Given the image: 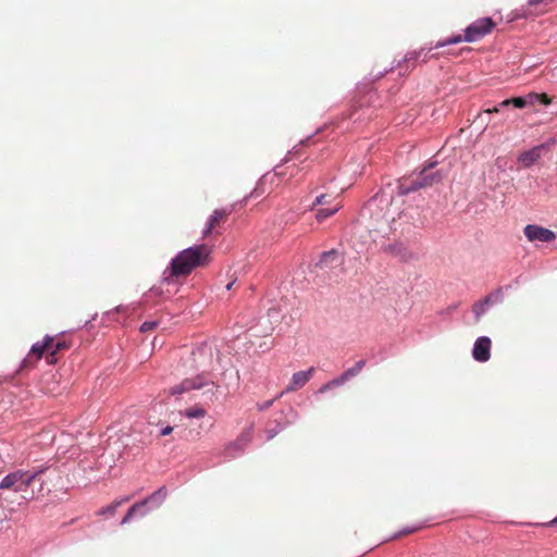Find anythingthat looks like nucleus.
<instances>
[{
  "instance_id": "1",
  "label": "nucleus",
  "mask_w": 557,
  "mask_h": 557,
  "mask_svg": "<svg viewBox=\"0 0 557 557\" xmlns=\"http://www.w3.org/2000/svg\"><path fill=\"white\" fill-rule=\"evenodd\" d=\"M211 248L208 245H197L182 250L172 259L170 275L165 278L187 276L193 270L209 263Z\"/></svg>"
},
{
  "instance_id": "2",
  "label": "nucleus",
  "mask_w": 557,
  "mask_h": 557,
  "mask_svg": "<svg viewBox=\"0 0 557 557\" xmlns=\"http://www.w3.org/2000/svg\"><path fill=\"white\" fill-rule=\"evenodd\" d=\"M46 467H37L32 471L17 470L5 475L0 482V490H12L14 492H25L28 486L45 471Z\"/></svg>"
},
{
  "instance_id": "3",
  "label": "nucleus",
  "mask_w": 557,
  "mask_h": 557,
  "mask_svg": "<svg viewBox=\"0 0 557 557\" xmlns=\"http://www.w3.org/2000/svg\"><path fill=\"white\" fill-rule=\"evenodd\" d=\"M435 165V162H430L428 166H425L419 177L414 181H412L410 186H405V184H401L399 186V190L401 195H407L411 191H416L420 188H424L428 186L433 185L434 183L440 182L443 178V175L441 172L433 173L431 175L426 174L429 169H432Z\"/></svg>"
},
{
  "instance_id": "4",
  "label": "nucleus",
  "mask_w": 557,
  "mask_h": 557,
  "mask_svg": "<svg viewBox=\"0 0 557 557\" xmlns=\"http://www.w3.org/2000/svg\"><path fill=\"white\" fill-rule=\"evenodd\" d=\"M495 23L491 17H483L471 23L465 30L463 39L467 42H474L492 33Z\"/></svg>"
},
{
  "instance_id": "5",
  "label": "nucleus",
  "mask_w": 557,
  "mask_h": 557,
  "mask_svg": "<svg viewBox=\"0 0 557 557\" xmlns=\"http://www.w3.org/2000/svg\"><path fill=\"white\" fill-rule=\"evenodd\" d=\"M54 338L52 336L47 335L42 343H36L32 346V349L27 357L23 361V367H34L35 363L41 359L45 351L49 350L52 347Z\"/></svg>"
},
{
  "instance_id": "6",
  "label": "nucleus",
  "mask_w": 557,
  "mask_h": 557,
  "mask_svg": "<svg viewBox=\"0 0 557 557\" xmlns=\"http://www.w3.org/2000/svg\"><path fill=\"white\" fill-rule=\"evenodd\" d=\"M523 232L530 242L550 243L556 238L553 231L535 224L527 225Z\"/></svg>"
},
{
  "instance_id": "7",
  "label": "nucleus",
  "mask_w": 557,
  "mask_h": 557,
  "mask_svg": "<svg viewBox=\"0 0 557 557\" xmlns=\"http://www.w3.org/2000/svg\"><path fill=\"white\" fill-rule=\"evenodd\" d=\"M232 210L227 209H216L213 211V213L210 215V218L207 221V224L202 231V237L207 238L209 237L216 227H219L221 224L225 223L227 216L231 214Z\"/></svg>"
},
{
  "instance_id": "8",
  "label": "nucleus",
  "mask_w": 557,
  "mask_h": 557,
  "mask_svg": "<svg viewBox=\"0 0 557 557\" xmlns=\"http://www.w3.org/2000/svg\"><path fill=\"white\" fill-rule=\"evenodd\" d=\"M492 342L488 337H479L473 346L472 356L479 362H486L491 357Z\"/></svg>"
},
{
  "instance_id": "9",
  "label": "nucleus",
  "mask_w": 557,
  "mask_h": 557,
  "mask_svg": "<svg viewBox=\"0 0 557 557\" xmlns=\"http://www.w3.org/2000/svg\"><path fill=\"white\" fill-rule=\"evenodd\" d=\"M209 382L201 375H198L194 379H186L184 380L180 385H176L171 388V394H182L189 392L191 389H200L205 386H207Z\"/></svg>"
},
{
  "instance_id": "10",
  "label": "nucleus",
  "mask_w": 557,
  "mask_h": 557,
  "mask_svg": "<svg viewBox=\"0 0 557 557\" xmlns=\"http://www.w3.org/2000/svg\"><path fill=\"white\" fill-rule=\"evenodd\" d=\"M314 371L315 369L311 367L307 371H299L294 373L285 392H294L305 386L312 377Z\"/></svg>"
},
{
  "instance_id": "11",
  "label": "nucleus",
  "mask_w": 557,
  "mask_h": 557,
  "mask_svg": "<svg viewBox=\"0 0 557 557\" xmlns=\"http://www.w3.org/2000/svg\"><path fill=\"white\" fill-rule=\"evenodd\" d=\"M545 149L544 145H539L530 150L520 153L518 160L523 164L524 168H530L537 162L542 157V151Z\"/></svg>"
},
{
  "instance_id": "12",
  "label": "nucleus",
  "mask_w": 557,
  "mask_h": 557,
  "mask_svg": "<svg viewBox=\"0 0 557 557\" xmlns=\"http://www.w3.org/2000/svg\"><path fill=\"white\" fill-rule=\"evenodd\" d=\"M536 103V97L535 92H530L527 97H516L511 99H506L500 102V107H510L513 106L515 108L522 109L529 104Z\"/></svg>"
},
{
  "instance_id": "13",
  "label": "nucleus",
  "mask_w": 557,
  "mask_h": 557,
  "mask_svg": "<svg viewBox=\"0 0 557 557\" xmlns=\"http://www.w3.org/2000/svg\"><path fill=\"white\" fill-rule=\"evenodd\" d=\"M252 438V428H248L246 430H244L238 436L237 438L230 443L226 447L227 450L230 449H237V450H243L251 441Z\"/></svg>"
},
{
  "instance_id": "14",
  "label": "nucleus",
  "mask_w": 557,
  "mask_h": 557,
  "mask_svg": "<svg viewBox=\"0 0 557 557\" xmlns=\"http://www.w3.org/2000/svg\"><path fill=\"white\" fill-rule=\"evenodd\" d=\"M364 366H366V361L364 360H359L354 367L347 369L338 377L334 379L333 383H335V384H344L349 379L358 375L361 372V370L363 369Z\"/></svg>"
},
{
  "instance_id": "15",
  "label": "nucleus",
  "mask_w": 557,
  "mask_h": 557,
  "mask_svg": "<svg viewBox=\"0 0 557 557\" xmlns=\"http://www.w3.org/2000/svg\"><path fill=\"white\" fill-rule=\"evenodd\" d=\"M149 498L134 504L127 511V513L124 516V518L121 521V524L128 523L135 513L140 512L141 516H145L147 512L144 510L146 504L148 503Z\"/></svg>"
},
{
  "instance_id": "16",
  "label": "nucleus",
  "mask_w": 557,
  "mask_h": 557,
  "mask_svg": "<svg viewBox=\"0 0 557 557\" xmlns=\"http://www.w3.org/2000/svg\"><path fill=\"white\" fill-rule=\"evenodd\" d=\"M338 259V252L334 249L325 251L321 255L318 265H329Z\"/></svg>"
},
{
  "instance_id": "17",
  "label": "nucleus",
  "mask_w": 557,
  "mask_h": 557,
  "mask_svg": "<svg viewBox=\"0 0 557 557\" xmlns=\"http://www.w3.org/2000/svg\"><path fill=\"white\" fill-rule=\"evenodd\" d=\"M339 209V205H336L334 208H322L317 211L315 218L318 222H322L325 219L332 216Z\"/></svg>"
},
{
  "instance_id": "18",
  "label": "nucleus",
  "mask_w": 557,
  "mask_h": 557,
  "mask_svg": "<svg viewBox=\"0 0 557 557\" xmlns=\"http://www.w3.org/2000/svg\"><path fill=\"white\" fill-rule=\"evenodd\" d=\"M129 498L116 499L112 502L109 506L102 508L98 513L99 515H114L116 509L125 502H128Z\"/></svg>"
},
{
  "instance_id": "19",
  "label": "nucleus",
  "mask_w": 557,
  "mask_h": 557,
  "mask_svg": "<svg viewBox=\"0 0 557 557\" xmlns=\"http://www.w3.org/2000/svg\"><path fill=\"white\" fill-rule=\"evenodd\" d=\"M185 416L187 418H203L206 416V410L201 407H193L185 411Z\"/></svg>"
},
{
  "instance_id": "20",
  "label": "nucleus",
  "mask_w": 557,
  "mask_h": 557,
  "mask_svg": "<svg viewBox=\"0 0 557 557\" xmlns=\"http://www.w3.org/2000/svg\"><path fill=\"white\" fill-rule=\"evenodd\" d=\"M463 39V37L461 35H456V36H453L450 38H447L445 40H442V41H438L434 48H441V47H445V46H448V45H455V44H459L461 42Z\"/></svg>"
},
{
  "instance_id": "21",
  "label": "nucleus",
  "mask_w": 557,
  "mask_h": 557,
  "mask_svg": "<svg viewBox=\"0 0 557 557\" xmlns=\"http://www.w3.org/2000/svg\"><path fill=\"white\" fill-rule=\"evenodd\" d=\"M493 298H495V300H499L502 298V292L496 290L494 294L487 295L483 300L479 302L483 305V308L486 309L493 302Z\"/></svg>"
},
{
  "instance_id": "22",
  "label": "nucleus",
  "mask_w": 557,
  "mask_h": 557,
  "mask_svg": "<svg viewBox=\"0 0 557 557\" xmlns=\"http://www.w3.org/2000/svg\"><path fill=\"white\" fill-rule=\"evenodd\" d=\"M493 298H495V300H499L502 298V292L496 290L494 294L487 295L483 300L479 302L483 305V308L486 309L493 302Z\"/></svg>"
},
{
  "instance_id": "23",
  "label": "nucleus",
  "mask_w": 557,
  "mask_h": 557,
  "mask_svg": "<svg viewBox=\"0 0 557 557\" xmlns=\"http://www.w3.org/2000/svg\"><path fill=\"white\" fill-rule=\"evenodd\" d=\"M493 298H495V300H499L502 298V292L496 290L494 294L487 295L483 300L479 302L483 305V308L486 309L493 302Z\"/></svg>"
},
{
  "instance_id": "24",
  "label": "nucleus",
  "mask_w": 557,
  "mask_h": 557,
  "mask_svg": "<svg viewBox=\"0 0 557 557\" xmlns=\"http://www.w3.org/2000/svg\"><path fill=\"white\" fill-rule=\"evenodd\" d=\"M424 48H422L421 50L419 51H411V52H408L404 59V62H411V61H417L419 59V57L424 52Z\"/></svg>"
},
{
  "instance_id": "25",
  "label": "nucleus",
  "mask_w": 557,
  "mask_h": 557,
  "mask_svg": "<svg viewBox=\"0 0 557 557\" xmlns=\"http://www.w3.org/2000/svg\"><path fill=\"white\" fill-rule=\"evenodd\" d=\"M69 347H70V345L65 341H60L55 344H54V342L52 343V350H55V352H58L60 350L67 349Z\"/></svg>"
},
{
  "instance_id": "26",
  "label": "nucleus",
  "mask_w": 557,
  "mask_h": 557,
  "mask_svg": "<svg viewBox=\"0 0 557 557\" xmlns=\"http://www.w3.org/2000/svg\"><path fill=\"white\" fill-rule=\"evenodd\" d=\"M536 102H541L545 106H548L552 102V99L547 94H535Z\"/></svg>"
},
{
  "instance_id": "27",
  "label": "nucleus",
  "mask_w": 557,
  "mask_h": 557,
  "mask_svg": "<svg viewBox=\"0 0 557 557\" xmlns=\"http://www.w3.org/2000/svg\"><path fill=\"white\" fill-rule=\"evenodd\" d=\"M473 312H474L475 317L479 319L485 312V308H483V305H481L478 301L473 305Z\"/></svg>"
},
{
  "instance_id": "28",
  "label": "nucleus",
  "mask_w": 557,
  "mask_h": 557,
  "mask_svg": "<svg viewBox=\"0 0 557 557\" xmlns=\"http://www.w3.org/2000/svg\"><path fill=\"white\" fill-rule=\"evenodd\" d=\"M156 326H157V323H156V322L147 321V322H144V323L141 324V326H140V331H141V332L151 331V330H153Z\"/></svg>"
},
{
  "instance_id": "29",
  "label": "nucleus",
  "mask_w": 557,
  "mask_h": 557,
  "mask_svg": "<svg viewBox=\"0 0 557 557\" xmlns=\"http://www.w3.org/2000/svg\"><path fill=\"white\" fill-rule=\"evenodd\" d=\"M47 351H48V355H47V362H48L49 364H53V363H55V362H57V357H55L57 352H55V350H52V347H51V348H50L49 350H47Z\"/></svg>"
},
{
  "instance_id": "30",
  "label": "nucleus",
  "mask_w": 557,
  "mask_h": 557,
  "mask_svg": "<svg viewBox=\"0 0 557 557\" xmlns=\"http://www.w3.org/2000/svg\"><path fill=\"white\" fill-rule=\"evenodd\" d=\"M325 203H329V201H327V196L323 194V195H320V196H318V197L315 198V200H314V202H313L312 207H315V206H318V205H325Z\"/></svg>"
},
{
  "instance_id": "31",
  "label": "nucleus",
  "mask_w": 557,
  "mask_h": 557,
  "mask_svg": "<svg viewBox=\"0 0 557 557\" xmlns=\"http://www.w3.org/2000/svg\"><path fill=\"white\" fill-rule=\"evenodd\" d=\"M274 400L275 399H271V400H267V401H264L262 404H257L258 410L259 411H263V410L269 409L273 405Z\"/></svg>"
},
{
  "instance_id": "32",
  "label": "nucleus",
  "mask_w": 557,
  "mask_h": 557,
  "mask_svg": "<svg viewBox=\"0 0 557 557\" xmlns=\"http://www.w3.org/2000/svg\"><path fill=\"white\" fill-rule=\"evenodd\" d=\"M552 0H529V8H535L540 4H548Z\"/></svg>"
},
{
  "instance_id": "33",
  "label": "nucleus",
  "mask_w": 557,
  "mask_h": 557,
  "mask_svg": "<svg viewBox=\"0 0 557 557\" xmlns=\"http://www.w3.org/2000/svg\"><path fill=\"white\" fill-rule=\"evenodd\" d=\"M506 107H500V102L493 107V108H488L486 110H484L483 113H486V114H491V113H499L503 109H505Z\"/></svg>"
},
{
  "instance_id": "34",
  "label": "nucleus",
  "mask_w": 557,
  "mask_h": 557,
  "mask_svg": "<svg viewBox=\"0 0 557 557\" xmlns=\"http://www.w3.org/2000/svg\"><path fill=\"white\" fill-rule=\"evenodd\" d=\"M341 384H335L333 383V380L327 382L326 384L322 385L319 389V393H324L326 392L327 389L334 387V386H339Z\"/></svg>"
},
{
  "instance_id": "35",
  "label": "nucleus",
  "mask_w": 557,
  "mask_h": 557,
  "mask_svg": "<svg viewBox=\"0 0 557 557\" xmlns=\"http://www.w3.org/2000/svg\"><path fill=\"white\" fill-rule=\"evenodd\" d=\"M172 431H173V428L168 425L161 430L160 434H161V436H166V435L171 434Z\"/></svg>"
},
{
  "instance_id": "36",
  "label": "nucleus",
  "mask_w": 557,
  "mask_h": 557,
  "mask_svg": "<svg viewBox=\"0 0 557 557\" xmlns=\"http://www.w3.org/2000/svg\"><path fill=\"white\" fill-rule=\"evenodd\" d=\"M418 530H419V528L405 529V530H403V531L400 532V535L411 534V533H413V532H416V531H418Z\"/></svg>"
},
{
  "instance_id": "37",
  "label": "nucleus",
  "mask_w": 557,
  "mask_h": 557,
  "mask_svg": "<svg viewBox=\"0 0 557 557\" xmlns=\"http://www.w3.org/2000/svg\"><path fill=\"white\" fill-rule=\"evenodd\" d=\"M232 286H233V283H228V284L226 285V289H231V288H232Z\"/></svg>"
},
{
  "instance_id": "38",
  "label": "nucleus",
  "mask_w": 557,
  "mask_h": 557,
  "mask_svg": "<svg viewBox=\"0 0 557 557\" xmlns=\"http://www.w3.org/2000/svg\"><path fill=\"white\" fill-rule=\"evenodd\" d=\"M554 523H557V518L553 520Z\"/></svg>"
}]
</instances>
